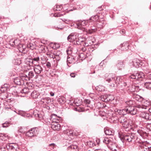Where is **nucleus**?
Listing matches in <instances>:
<instances>
[{
    "label": "nucleus",
    "instance_id": "49530a36",
    "mask_svg": "<svg viewBox=\"0 0 151 151\" xmlns=\"http://www.w3.org/2000/svg\"><path fill=\"white\" fill-rule=\"evenodd\" d=\"M62 21L65 23H68L70 22V20L68 19H62Z\"/></svg>",
    "mask_w": 151,
    "mask_h": 151
},
{
    "label": "nucleus",
    "instance_id": "a878e982",
    "mask_svg": "<svg viewBox=\"0 0 151 151\" xmlns=\"http://www.w3.org/2000/svg\"><path fill=\"white\" fill-rule=\"evenodd\" d=\"M41 101L43 103L48 104L51 102V99L49 97H45L41 99Z\"/></svg>",
    "mask_w": 151,
    "mask_h": 151
},
{
    "label": "nucleus",
    "instance_id": "13d9d810",
    "mask_svg": "<svg viewBox=\"0 0 151 151\" xmlns=\"http://www.w3.org/2000/svg\"><path fill=\"white\" fill-rule=\"evenodd\" d=\"M94 151H102V150L100 149H96Z\"/></svg>",
    "mask_w": 151,
    "mask_h": 151
},
{
    "label": "nucleus",
    "instance_id": "f8f14e48",
    "mask_svg": "<svg viewBox=\"0 0 151 151\" xmlns=\"http://www.w3.org/2000/svg\"><path fill=\"white\" fill-rule=\"evenodd\" d=\"M118 80V82L116 83V86H117L118 85H119L123 88L127 86V87H129V84H127L126 81L121 78L120 77H119Z\"/></svg>",
    "mask_w": 151,
    "mask_h": 151
},
{
    "label": "nucleus",
    "instance_id": "7ed1b4c3",
    "mask_svg": "<svg viewBox=\"0 0 151 151\" xmlns=\"http://www.w3.org/2000/svg\"><path fill=\"white\" fill-rule=\"evenodd\" d=\"M47 55L48 57L53 58L54 61L55 60H60L62 56L61 52L57 50L54 51L53 53L48 52L47 53Z\"/></svg>",
    "mask_w": 151,
    "mask_h": 151
},
{
    "label": "nucleus",
    "instance_id": "5701e85b",
    "mask_svg": "<svg viewBox=\"0 0 151 151\" xmlns=\"http://www.w3.org/2000/svg\"><path fill=\"white\" fill-rule=\"evenodd\" d=\"M83 42V40L82 37H78L76 40L74 42L73 44L75 45H82V43Z\"/></svg>",
    "mask_w": 151,
    "mask_h": 151
},
{
    "label": "nucleus",
    "instance_id": "6e6552de",
    "mask_svg": "<svg viewBox=\"0 0 151 151\" xmlns=\"http://www.w3.org/2000/svg\"><path fill=\"white\" fill-rule=\"evenodd\" d=\"M125 65L123 62L120 60L118 61L115 65L112 67V69L115 72L118 70H122L124 68Z\"/></svg>",
    "mask_w": 151,
    "mask_h": 151
},
{
    "label": "nucleus",
    "instance_id": "f257e3e1",
    "mask_svg": "<svg viewBox=\"0 0 151 151\" xmlns=\"http://www.w3.org/2000/svg\"><path fill=\"white\" fill-rule=\"evenodd\" d=\"M135 103L134 101L129 100L125 102V106L124 108H122L117 111L118 112L120 115H124L127 114L134 115L136 114L137 110V108L139 109H146L147 107L150 105V103L147 101L145 102L144 105L137 104L136 107L133 106Z\"/></svg>",
    "mask_w": 151,
    "mask_h": 151
},
{
    "label": "nucleus",
    "instance_id": "5fc2aeb1",
    "mask_svg": "<svg viewBox=\"0 0 151 151\" xmlns=\"http://www.w3.org/2000/svg\"><path fill=\"white\" fill-rule=\"evenodd\" d=\"M85 102L87 104H89L90 102V101L88 99H86L85 101Z\"/></svg>",
    "mask_w": 151,
    "mask_h": 151
},
{
    "label": "nucleus",
    "instance_id": "79ce46f5",
    "mask_svg": "<svg viewBox=\"0 0 151 151\" xmlns=\"http://www.w3.org/2000/svg\"><path fill=\"white\" fill-rule=\"evenodd\" d=\"M36 92H33L31 93V96L34 98H37L38 96L37 95H36Z\"/></svg>",
    "mask_w": 151,
    "mask_h": 151
},
{
    "label": "nucleus",
    "instance_id": "7c9ffc66",
    "mask_svg": "<svg viewBox=\"0 0 151 151\" xmlns=\"http://www.w3.org/2000/svg\"><path fill=\"white\" fill-rule=\"evenodd\" d=\"M29 91V89L27 87L24 88L23 89H22L21 91V92L22 93H27Z\"/></svg>",
    "mask_w": 151,
    "mask_h": 151
},
{
    "label": "nucleus",
    "instance_id": "4468645a",
    "mask_svg": "<svg viewBox=\"0 0 151 151\" xmlns=\"http://www.w3.org/2000/svg\"><path fill=\"white\" fill-rule=\"evenodd\" d=\"M99 16L98 15L92 16L89 19H88L89 24H90V25L94 24L99 19Z\"/></svg>",
    "mask_w": 151,
    "mask_h": 151
},
{
    "label": "nucleus",
    "instance_id": "393cba45",
    "mask_svg": "<svg viewBox=\"0 0 151 151\" xmlns=\"http://www.w3.org/2000/svg\"><path fill=\"white\" fill-rule=\"evenodd\" d=\"M122 127L126 129V130L129 131L132 128L131 125L128 122V121L122 124Z\"/></svg>",
    "mask_w": 151,
    "mask_h": 151
},
{
    "label": "nucleus",
    "instance_id": "dca6fc26",
    "mask_svg": "<svg viewBox=\"0 0 151 151\" xmlns=\"http://www.w3.org/2000/svg\"><path fill=\"white\" fill-rule=\"evenodd\" d=\"M129 44L127 42H124L120 45L119 49L122 50H127L129 49Z\"/></svg>",
    "mask_w": 151,
    "mask_h": 151
},
{
    "label": "nucleus",
    "instance_id": "09e8293b",
    "mask_svg": "<svg viewBox=\"0 0 151 151\" xmlns=\"http://www.w3.org/2000/svg\"><path fill=\"white\" fill-rule=\"evenodd\" d=\"M6 90V88H5L4 87H1V91L2 92H4Z\"/></svg>",
    "mask_w": 151,
    "mask_h": 151
},
{
    "label": "nucleus",
    "instance_id": "bf43d9fd",
    "mask_svg": "<svg viewBox=\"0 0 151 151\" xmlns=\"http://www.w3.org/2000/svg\"><path fill=\"white\" fill-rule=\"evenodd\" d=\"M69 52V50H66V52L67 53V54H69V53H68ZM71 53V51H70V53H69V54H70Z\"/></svg>",
    "mask_w": 151,
    "mask_h": 151
},
{
    "label": "nucleus",
    "instance_id": "ea45409f",
    "mask_svg": "<svg viewBox=\"0 0 151 151\" xmlns=\"http://www.w3.org/2000/svg\"><path fill=\"white\" fill-rule=\"evenodd\" d=\"M71 59L72 58H70V57H68V56L67 57V64H68V63H71Z\"/></svg>",
    "mask_w": 151,
    "mask_h": 151
},
{
    "label": "nucleus",
    "instance_id": "412c9836",
    "mask_svg": "<svg viewBox=\"0 0 151 151\" xmlns=\"http://www.w3.org/2000/svg\"><path fill=\"white\" fill-rule=\"evenodd\" d=\"M113 139L111 138L105 137L103 141L104 143L107 145L108 147V145H109L112 144V143L113 142Z\"/></svg>",
    "mask_w": 151,
    "mask_h": 151
},
{
    "label": "nucleus",
    "instance_id": "c756f323",
    "mask_svg": "<svg viewBox=\"0 0 151 151\" xmlns=\"http://www.w3.org/2000/svg\"><path fill=\"white\" fill-rule=\"evenodd\" d=\"M105 132L106 135H112L114 133L113 131L110 129H106L105 131Z\"/></svg>",
    "mask_w": 151,
    "mask_h": 151
},
{
    "label": "nucleus",
    "instance_id": "680f3d73",
    "mask_svg": "<svg viewBox=\"0 0 151 151\" xmlns=\"http://www.w3.org/2000/svg\"><path fill=\"white\" fill-rule=\"evenodd\" d=\"M63 28L58 27L57 29L58 30H62L63 29Z\"/></svg>",
    "mask_w": 151,
    "mask_h": 151
},
{
    "label": "nucleus",
    "instance_id": "6ab92c4d",
    "mask_svg": "<svg viewBox=\"0 0 151 151\" xmlns=\"http://www.w3.org/2000/svg\"><path fill=\"white\" fill-rule=\"evenodd\" d=\"M132 62L133 66L136 68L141 67L143 65L142 63H140L139 60L137 59H133Z\"/></svg>",
    "mask_w": 151,
    "mask_h": 151
},
{
    "label": "nucleus",
    "instance_id": "a19ab883",
    "mask_svg": "<svg viewBox=\"0 0 151 151\" xmlns=\"http://www.w3.org/2000/svg\"><path fill=\"white\" fill-rule=\"evenodd\" d=\"M9 43L11 46H14L15 45L14 44L15 43L14 42V39H12L9 42Z\"/></svg>",
    "mask_w": 151,
    "mask_h": 151
},
{
    "label": "nucleus",
    "instance_id": "cd10ccee",
    "mask_svg": "<svg viewBox=\"0 0 151 151\" xmlns=\"http://www.w3.org/2000/svg\"><path fill=\"white\" fill-rule=\"evenodd\" d=\"M87 56L86 55L83 53H81L78 56V58L79 59L82 60H84L86 58Z\"/></svg>",
    "mask_w": 151,
    "mask_h": 151
},
{
    "label": "nucleus",
    "instance_id": "58836bf2",
    "mask_svg": "<svg viewBox=\"0 0 151 151\" xmlns=\"http://www.w3.org/2000/svg\"><path fill=\"white\" fill-rule=\"evenodd\" d=\"M19 132H20L21 133H24L25 132V131L21 127H20L19 129L18 130Z\"/></svg>",
    "mask_w": 151,
    "mask_h": 151
},
{
    "label": "nucleus",
    "instance_id": "774afa93",
    "mask_svg": "<svg viewBox=\"0 0 151 151\" xmlns=\"http://www.w3.org/2000/svg\"><path fill=\"white\" fill-rule=\"evenodd\" d=\"M57 46L56 47H57V48H59V47H60V46H59V45L58 44H57Z\"/></svg>",
    "mask_w": 151,
    "mask_h": 151
},
{
    "label": "nucleus",
    "instance_id": "0e129e2a",
    "mask_svg": "<svg viewBox=\"0 0 151 151\" xmlns=\"http://www.w3.org/2000/svg\"><path fill=\"white\" fill-rule=\"evenodd\" d=\"M149 111L150 113V114H151V108L149 109Z\"/></svg>",
    "mask_w": 151,
    "mask_h": 151
},
{
    "label": "nucleus",
    "instance_id": "6e6d98bb",
    "mask_svg": "<svg viewBox=\"0 0 151 151\" xmlns=\"http://www.w3.org/2000/svg\"><path fill=\"white\" fill-rule=\"evenodd\" d=\"M19 61V62L17 63V65H19L20 63H21V61L20 60H16V62Z\"/></svg>",
    "mask_w": 151,
    "mask_h": 151
},
{
    "label": "nucleus",
    "instance_id": "a18cd8bd",
    "mask_svg": "<svg viewBox=\"0 0 151 151\" xmlns=\"http://www.w3.org/2000/svg\"><path fill=\"white\" fill-rule=\"evenodd\" d=\"M28 52H24V53H23L22 55L23 56H24V58H26L27 56H28Z\"/></svg>",
    "mask_w": 151,
    "mask_h": 151
},
{
    "label": "nucleus",
    "instance_id": "c03bdc74",
    "mask_svg": "<svg viewBox=\"0 0 151 151\" xmlns=\"http://www.w3.org/2000/svg\"><path fill=\"white\" fill-rule=\"evenodd\" d=\"M17 114H18L19 115H21L22 116H24V112L22 111H18V112H17Z\"/></svg>",
    "mask_w": 151,
    "mask_h": 151
},
{
    "label": "nucleus",
    "instance_id": "37998d69",
    "mask_svg": "<svg viewBox=\"0 0 151 151\" xmlns=\"http://www.w3.org/2000/svg\"><path fill=\"white\" fill-rule=\"evenodd\" d=\"M146 126L147 129H149L151 131V123H147V124Z\"/></svg>",
    "mask_w": 151,
    "mask_h": 151
},
{
    "label": "nucleus",
    "instance_id": "bb28decb",
    "mask_svg": "<svg viewBox=\"0 0 151 151\" xmlns=\"http://www.w3.org/2000/svg\"><path fill=\"white\" fill-rule=\"evenodd\" d=\"M133 99L134 100L139 102H141L143 99V98L138 95H134L133 96Z\"/></svg>",
    "mask_w": 151,
    "mask_h": 151
},
{
    "label": "nucleus",
    "instance_id": "9d476101",
    "mask_svg": "<svg viewBox=\"0 0 151 151\" xmlns=\"http://www.w3.org/2000/svg\"><path fill=\"white\" fill-rule=\"evenodd\" d=\"M38 128L36 127L32 128L26 133V135L30 138L35 136L38 133Z\"/></svg>",
    "mask_w": 151,
    "mask_h": 151
},
{
    "label": "nucleus",
    "instance_id": "f3484780",
    "mask_svg": "<svg viewBox=\"0 0 151 151\" xmlns=\"http://www.w3.org/2000/svg\"><path fill=\"white\" fill-rule=\"evenodd\" d=\"M141 116L142 118L147 120H151V114L149 113L145 112H143L142 113Z\"/></svg>",
    "mask_w": 151,
    "mask_h": 151
},
{
    "label": "nucleus",
    "instance_id": "c85d7f7f",
    "mask_svg": "<svg viewBox=\"0 0 151 151\" xmlns=\"http://www.w3.org/2000/svg\"><path fill=\"white\" fill-rule=\"evenodd\" d=\"M144 87L147 89H151V82H146L145 83Z\"/></svg>",
    "mask_w": 151,
    "mask_h": 151
},
{
    "label": "nucleus",
    "instance_id": "3c124183",
    "mask_svg": "<svg viewBox=\"0 0 151 151\" xmlns=\"http://www.w3.org/2000/svg\"><path fill=\"white\" fill-rule=\"evenodd\" d=\"M82 45L83 46H87L88 45V43H86L85 42H84L83 41V42L82 43V45Z\"/></svg>",
    "mask_w": 151,
    "mask_h": 151
},
{
    "label": "nucleus",
    "instance_id": "c9c22d12",
    "mask_svg": "<svg viewBox=\"0 0 151 151\" xmlns=\"http://www.w3.org/2000/svg\"><path fill=\"white\" fill-rule=\"evenodd\" d=\"M58 101L61 103H64L65 102V99L64 97H61L59 99Z\"/></svg>",
    "mask_w": 151,
    "mask_h": 151
},
{
    "label": "nucleus",
    "instance_id": "9b49d317",
    "mask_svg": "<svg viewBox=\"0 0 151 151\" xmlns=\"http://www.w3.org/2000/svg\"><path fill=\"white\" fill-rule=\"evenodd\" d=\"M22 76H20L19 77H17L14 78V82L16 84L18 85H23L24 83V80H25L22 79Z\"/></svg>",
    "mask_w": 151,
    "mask_h": 151
},
{
    "label": "nucleus",
    "instance_id": "338daca9",
    "mask_svg": "<svg viewBox=\"0 0 151 151\" xmlns=\"http://www.w3.org/2000/svg\"><path fill=\"white\" fill-rule=\"evenodd\" d=\"M10 107L9 106H7L6 107V109H9V107Z\"/></svg>",
    "mask_w": 151,
    "mask_h": 151
},
{
    "label": "nucleus",
    "instance_id": "b1692460",
    "mask_svg": "<svg viewBox=\"0 0 151 151\" xmlns=\"http://www.w3.org/2000/svg\"><path fill=\"white\" fill-rule=\"evenodd\" d=\"M127 121H128L127 119L124 116H121L118 119L119 122L122 124L127 122Z\"/></svg>",
    "mask_w": 151,
    "mask_h": 151
},
{
    "label": "nucleus",
    "instance_id": "a211bd4d",
    "mask_svg": "<svg viewBox=\"0 0 151 151\" xmlns=\"http://www.w3.org/2000/svg\"><path fill=\"white\" fill-rule=\"evenodd\" d=\"M35 65V66L34 68V70L35 73L37 74L40 73L43 70L42 68L38 64Z\"/></svg>",
    "mask_w": 151,
    "mask_h": 151
},
{
    "label": "nucleus",
    "instance_id": "052dcab7",
    "mask_svg": "<svg viewBox=\"0 0 151 151\" xmlns=\"http://www.w3.org/2000/svg\"><path fill=\"white\" fill-rule=\"evenodd\" d=\"M82 50H83V51H84L86 50V48L85 47H83L82 49Z\"/></svg>",
    "mask_w": 151,
    "mask_h": 151
},
{
    "label": "nucleus",
    "instance_id": "72a5a7b5",
    "mask_svg": "<svg viewBox=\"0 0 151 151\" xmlns=\"http://www.w3.org/2000/svg\"><path fill=\"white\" fill-rule=\"evenodd\" d=\"M10 124V123L9 122H6L2 124V126L3 127L6 128L9 126Z\"/></svg>",
    "mask_w": 151,
    "mask_h": 151
},
{
    "label": "nucleus",
    "instance_id": "423d86ee",
    "mask_svg": "<svg viewBox=\"0 0 151 151\" xmlns=\"http://www.w3.org/2000/svg\"><path fill=\"white\" fill-rule=\"evenodd\" d=\"M144 77V74L142 72H135L129 76V78L137 81H142Z\"/></svg>",
    "mask_w": 151,
    "mask_h": 151
},
{
    "label": "nucleus",
    "instance_id": "f704fd0d",
    "mask_svg": "<svg viewBox=\"0 0 151 151\" xmlns=\"http://www.w3.org/2000/svg\"><path fill=\"white\" fill-rule=\"evenodd\" d=\"M44 66H46L47 67V68L48 69H50L51 68V64L49 62H47L45 63H44Z\"/></svg>",
    "mask_w": 151,
    "mask_h": 151
},
{
    "label": "nucleus",
    "instance_id": "4c0bfd02",
    "mask_svg": "<svg viewBox=\"0 0 151 151\" xmlns=\"http://www.w3.org/2000/svg\"><path fill=\"white\" fill-rule=\"evenodd\" d=\"M62 8V5H56V10L58 11H60L61 10Z\"/></svg>",
    "mask_w": 151,
    "mask_h": 151
},
{
    "label": "nucleus",
    "instance_id": "e2e57ef3",
    "mask_svg": "<svg viewBox=\"0 0 151 151\" xmlns=\"http://www.w3.org/2000/svg\"><path fill=\"white\" fill-rule=\"evenodd\" d=\"M125 32V30L124 29H123L120 32L121 33L122 32L124 33Z\"/></svg>",
    "mask_w": 151,
    "mask_h": 151
},
{
    "label": "nucleus",
    "instance_id": "20e7f679",
    "mask_svg": "<svg viewBox=\"0 0 151 151\" xmlns=\"http://www.w3.org/2000/svg\"><path fill=\"white\" fill-rule=\"evenodd\" d=\"M135 137V135L133 133L124 134L121 137V139L123 142H129L134 141Z\"/></svg>",
    "mask_w": 151,
    "mask_h": 151
},
{
    "label": "nucleus",
    "instance_id": "f03ea898",
    "mask_svg": "<svg viewBox=\"0 0 151 151\" xmlns=\"http://www.w3.org/2000/svg\"><path fill=\"white\" fill-rule=\"evenodd\" d=\"M119 77L112 73L107 74L105 75V80L109 86L114 87L118 82Z\"/></svg>",
    "mask_w": 151,
    "mask_h": 151
},
{
    "label": "nucleus",
    "instance_id": "de8ad7c7",
    "mask_svg": "<svg viewBox=\"0 0 151 151\" xmlns=\"http://www.w3.org/2000/svg\"><path fill=\"white\" fill-rule=\"evenodd\" d=\"M76 74L75 73H72L70 74V76L71 77L74 78L75 77Z\"/></svg>",
    "mask_w": 151,
    "mask_h": 151
},
{
    "label": "nucleus",
    "instance_id": "2f4dec72",
    "mask_svg": "<svg viewBox=\"0 0 151 151\" xmlns=\"http://www.w3.org/2000/svg\"><path fill=\"white\" fill-rule=\"evenodd\" d=\"M96 28L95 27H91L90 29H89V32L90 33H92L93 32H95L96 30Z\"/></svg>",
    "mask_w": 151,
    "mask_h": 151
},
{
    "label": "nucleus",
    "instance_id": "864d4df0",
    "mask_svg": "<svg viewBox=\"0 0 151 151\" xmlns=\"http://www.w3.org/2000/svg\"><path fill=\"white\" fill-rule=\"evenodd\" d=\"M96 142L98 144H99L100 141V139H97L96 140Z\"/></svg>",
    "mask_w": 151,
    "mask_h": 151
},
{
    "label": "nucleus",
    "instance_id": "2eb2a0df",
    "mask_svg": "<svg viewBox=\"0 0 151 151\" xmlns=\"http://www.w3.org/2000/svg\"><path fill=\"white\" fill-rule=\"evenodd\" d=\"M78 37L76 35L71 33L68 36L67 40L69 42H73V43Z\"/></svg>",
    "mask_w": 151,
    "mask_h": 151
},
{
    "label": "nucleus",
    "instance_id": "1a4fd4ad",
    "mask_svg": "<svg viewBox=\"0 0 151 151\" xmlns=\"http://www.w3.org/2000/svg\"><path fill=\"white\" fill-rule=\"evenodd\" d=\"M5 147L8 151H16L19 149V146L16 143H8L6 145Z\"/></svg>",
    "mask_w": 151,
    "mask_h": 151
},
{
    "label": "nucleus",
    "instance_id": "e433bc0d",
    "mask_svg": "<svg viewBox=\"0 0 151 151\" xmlns=\"http://www.w3.org/2000/svg\"><path fill=\"white\" fill-rule=\"evenodd\" d=\"M14 42H15L14 44L16 46H17L19 45L20 43V42L17 39H14Z\"/></svg>",
    "mask_w": 151,
    "mask_h": 151
},
{
    "label": "nucleus",
    "instance_id": "4d7b16f0",
    "mask_svg": "<svg viewBox=\"0 0 151 151\" xmlns=\"http://www.w3.org/2000/svg\"><path fill=\"white\" fill-rule=\"evenodd\" d=\"M50 94L51 96H53L54 95V93L52 92H50Z\"/></svg>",
    "mask_w": 151,
    "mask_h": 151
},
{
    "label": "nucleus",
    "instance_id": "ddd939ff",
    "mask_svg": "<svg viewBox=\"0 0 151 151\" xmlns=\"http://www.w3.org/2000/svg\"><path fill=\"white\" fill-rule=\"evenodd\" d=\"M34 73L33 71H30L29 72L28 76L23 74L22 76V79L26 81L29 80L30 78H32L34 76Z\"/></svg>",
    "mask_w": 151,
    "mask_h": 151
},
{
    "label": "nucleus",
    "instance_id": "39448f33",
    "mask_svg": "<svg viewBox=\"0 0 151 151\" xmlns=\"http://www.w3.org/2000/svg\"><path fill=\"white\" fill-rule=\"evenodd\" d=\"M27 60L30 66L38 65L40 63L39 57L37 54H34L33 56L31 57V59L28 58Z\"/></svg>",
    "mask_w": 151,
    "mask_h": 151
},
{
    "label": "nucleus",
    "instance_id": "0eeeda50",
    "mask_svg": "<svg viewBox=\"0 0 151 151\" xmlns=\"http://www.w3.org/2000/svg\"><path fill=\"white\" fill-rule=\"evenodd\" d=\"M76 24L79 29H85V27L88 26L90 24H89V22L88 19L86 20H79L76 22Z\"/></svg>",
    "mask_w": 151,
    "mask_h": 151
},
{
    "label": "nucleus",
    "instance_id": "473e14b6",
    "mask_svg": "<svg viewBox=\"0 0 151 151\" xmlns=\"http://www.w3.org/2000/svg\"><path fill=\"white\" fill-rule=\"evenodd\" d=\"M69 149H71L73 150H77L78 146L76 145H71L68 147Z\"/></svg>",
    "mask_w": 151,
    "mask_h": 151
},
{
    "label": "nucleus",
    "instance_id": "69168bd1",
    "mask_svg": "<svg viewBox=\"0 0 151 151\" xmlns=\"http://www.w3.org/2000/svg\"><path fill=\"white\" fill-rule=\"evenodd\" d=\"M92 143L93 144V143H92V142H87V144L88 145L89 144V143Z\"/></svg>",
    "mask_w": 151,
    "mask_h": 151
},
{
    "label": "nucleus",
    "instance_id": "8fccbe9b",
    "mask_svg": "<svg viewBox=\"0 0 151 151\" xmlns=\"http://www.w3.org/2000/svg\"><path fill=\"white\" fill-rule=\"evenodd\" d=\"M96 70L95 69H94L93 68H91V72L90 73V74L94 73H95Z\"/></svg>",
    "mask_w": 151,
    "mask_h": 151
},
{
    "label": "nucleus",
    "instance_id": "4be33fe9",
    "mask_svg": "<svg viewBox=\"0 0 151 151\" xmlns=\"http://www.w3.org/2000/svg\"><path fill=\"white\" fill-rule=\"evenodd\" d=\"M108 147L112 151H116L117 150V147L116 145L113 142L111 144L108 145Z\"/></svg>",
    "mask_w": 151,
    "mask_h": 151
},
{
    "label": "nucleus",
    "instance_id": "603ef678",
    "mask_svg": "<svg viewBox=\"0 0 151 151\" xmlns=\"http://www.w3.org/2000/svg\"><path fill=\"white\" fill-rule=\"evenodd\" d=\"M49 146H52V149H53L54 147L55 144L54 143H52V144L49 145Z\"/></svg>",
    "mask_w": 151,
    "mask_h": 151
},
{
    "label": "nucleus",
    "instance_id": "aec40b11",
    "mask_svg": "<svg viewBox=\"0 0 151 151\" xmlns=\"http://www.w3.org/2000/svg\"><path fill=\"white\" fill-rule=\"evenodd\" d=\"M141 68L146 74H148L151 71V70L149 68L147 64H143Z\"/></svg>",
    "mask_w": 151,
    "mask_h": 151
}]
</instances>
